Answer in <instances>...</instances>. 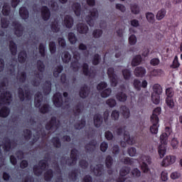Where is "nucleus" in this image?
I'll list each match as a JSON object with an SVG mask.
<instances>
[{"instance_id": "obj_1", "label": "nucleus", "mask_w": 182, "mask_h": 182, "mask_svg": "<svg viewBox=\"0 0 182 182\" xmlns=\"http://www.w3.org/2000/svg\"><path fill=\"white\" fill-rule=\"evenodd\" d=\"M160 114H161V107H158L154 109L151 116V123L152 125L150 127L149 130L151 134H157L159 133V127H160L159 116Z\"/></svg>"}, {"instance_id": "obj_2", "label": "nucleus", "mask_w": 182, "mask_h": 182, "mask_svg": "<svg viewBox=\"0 0 182 182\" xmlns=\"http://www.w3.org/2000/svg\"><path fill=\"white\" fill-rule=\"evenodd\" d=\"M78 154L79 151L76 148L71 149L70 157L63 156L61 158V164H65V166H68V167L76 166V163H77Z\"/></svg>"}, {"instance_id": "obj_3", "label": "nucleus", "mask_w": 182, "mask_h": 182, "mask_svg": "<svg viewBox=\"0 0 182 182\" xmlns=\"http://www.w3.org/2000/svg\"><path fill=\"white\" fill-rule=\"evenodd\" d=\"M126 127H120L117 129L116 133L117 136H122L124 133V140L126 141L127 144H130L131 146H133V144H136V139H134V137L130 136V134L129 132H125Z\"/></svg>"}, {"instance_id": "obj_4", "label": "nucleus", "mask_w": 182, "mask_h": 182, "mask_svg": "<svg viewBox=\"0 0 182 182\" xmlns=\"http://www.w3.org/2000/svg\"><path fill=\"white\" fill-rule=\"evenodd\" d=\"M154 92L151 94V100L154 105L160 103V95L163 93V88L159 84L154 85Z\"/></svg>"}, {"instance_id": "obj_5", "label": "nucleus", "mask_w": 182, "mask_h": 182, "mask_svg": "<svg viewBox=\"0 0 182 182\" xmlns=\"http://www.w3.org/2000/svg\"><path fill=\"white\" fill-rule=\"evenodd\" d=\"M99 18V11H97V9L95 8L92 9V11L90 12V14H88L86 18V22L89 26H95V21Z\"/></svg>"}, {"instance_id": "obj_6", "label": "nucleus", "mask_w": 182, "mask_h": 182, "mask_svg": "<svg viewBox=\"0 0 182 182\" xmlns=\"http://www.w3.org/2000/svg\"><path fill=\"white\" fill-rule=\"evenodd\" d=\"M141 170L143 173H149L150 168H149V164H151V158L149 156L141 155L140 157Z\"/></svg>"}, {"instance_id": "obj_7", "label": "nucleus", "mask_w": 182, "mask_h": 182, "mask_svg": "<svg viewBox=\"0 0 182 182\" xmlns=\"http://www.w3.org/2000/svg\"><path fill=\"white\" fill-rule=\"evenodd\" d=\"M12 102V93L9 91H4L0 95V105H11Z\"/></svg>"}, {"instance_id": "obj_8", "label": "nucleus", "mask_w": 182, "mask_h": 182, "mask_svg": "<svg viewBox=\"0 0 182 182\" xmlns=\"http://www.w3.org/2000/svg\"><path fill=\"white\" fill-rule=\"evenodd\" d=\"M18 98L20 99L21 102H25V99H26V100H31V91L30 90H26L24 92L23 89L22 87H18Z\"/></svg>"}, {"instance_id": "obj_9", "label": "nucleus", "mask_w": 182, "mask_h": 182, "mask_svg": "<svg viewBox=\"0 0 182 182\" xmlns=\"http://www.w3.org/2000/svg\"><path fill=\"white\" fill-rule=\"evenodd\" d=\"M53 102L55 107H62L63 106V97L60 92H56L53 97Z\"/></svg>"}, {"instance_id": "obj_10", "label": "nucleus", "mask_w": 182, "mask_h": 182, "mask_svg": "<svg viewBox=\"0 0 182 182\" xmlns=\"http://www.w3.org/2000/svg\"><path fill=\"white\" fill-rule=\"evenodd\" d=\"M3 143V149L4 151H5L6 153L11 151L13 143L14 144H16V143H15L14 141L12 142V141H11V139H9L8 136L4 138Z\"/></svg>"}, {"instance_id": "obj_11", "label": "nucleus", "mask_w": 182, "mask_h": 182, "mask_svg": "<svg viewBox=\"0 0 182 182\" xmlns=\"http://www.w3.org/2000/svg\"><path fill=\"white\" fill-rule=\"evenodd\" d=\"M13 26H14V33L18 38H21L23 35V27L18 21L13 22Z\"/></svg>"}, {"instance_id": "obj_12", "label": "nucleus", "mask_w": 182, "mask_h": 182, "mask_svg": "<svg viewBox=\"0 0 182 182\" xmlns=\"http://www.w3.org/2000/svg\"><path fill=\"white\" fill-rule=\"evenodd\" d=\"M41 18L45 21H48L50 19V10L48 6H43L41 7Z\"/></svg>"}, {"instance_id": "obj_13", "label": "nucleus", "mask_w": 182, "mask_h": 182, "mask_svg": "<svg viewBox=\"0 0 182 182\" xmlns=\"http://www.w3.org/2000/svg\"><path fill=\"white\" fill-rule=\"evenodd\" d=\"M176 158L175 156H167L162 161L161 166L162 167H168L171 164H174L176 163Z\"/></svg>"}, {"instance_id": "obj_14", "label": "nucleus", "mask_w": 182, "mask_h": 182, "mask_svg": "<svg viewBox=\"0 0 182 182\" xmlns=\"http://www.w3.org/2000/svg\"><path fill=\"white\" fill-rule=\"evenodd\" d=\"M90 93V89H89V87H87V85H84L80 87L79 95L80 97H81L82 99H86V97L89 96Z\"/></svg>"}, {"instance_id": "obj_15", "label": "nucleus", "mask_w": 182, "mask_h": 182, "mask_svg": "<svg viewBox=\"0 0 182 182\" xmlns=\"http://www.w3.org/2000/svg\"><path fill=\"white\" fill-rule=\"evenodd\" d=\"M94 125L97 129H99L102 124H103V117L100 113H97L94 115Z\"/></svg>"}, {"instance_id": "obj_16", "label": "nucleus", "mask_w": 182, "mask_h": 182, "mask_svg": "<svg viewBox=\"0 0 182 182\" xmlns=\"http://www.w3.org/2000/svg\"><path fill=\"white\" fill-rule=\"evenodd\" d=\"M52 91V82L50 80L45 81L43 86V92L45 96H48Z\"/></svg>"}, {"instance_id": "obj_17", "label": "nucleus", "mask_w": 182, "mask_h": 182, "mask_svg": "<svg viewBox=\"0 0 182 182\" xmlns=\"http://www.w3.org/2000/svg\"><path fill=\"white\" fill-rule=\"evenodd\" d=\"M134 75L136 77H144L146 76V68L144 67H136L134 70Z\"/></svg>"}, {"instance_id": "obj_18", "label": "nucleus", "mask_w": 182, "mask_h": 182, "mask_svg": "<svg viewBox=\"0 0 182 182\" xmlns=\"http://www.w3.org/2000/svg\"><path fill=\"white\" fill-rule=\"evenodd\" d=\"M42 100H43V99L42 98V92H38L37 93H36L35 98H34L35 107H36L37 109H39V107L42 105Z\"/></svg>"}, {"instance_id": "obj_19", "label": "nucleus", "mask_w": 182, "mask_h": 182, "mask_svg": "<svg viewBox=\"0 0 182 182\" xmlns=\"http://www.w3.org/2000/svg\"><path fill=\"white\" fill-rule=\"evenodd\" d=\"M77 31L79 32V33H81L82 35H85V33H87V31H89V27L87 25L80 23L77 24Z\"/></svg>"}, {"instance_id": "obj_20", "label": "nucleus", "mask_w": 182, "mask_h": 182, "mask_svg": "<svg viewBox=\"0 0 182 182\" xmlns=\"http://www.w3.org/2000/svg\"><path fill=\"white\" fill-rule=\"evenodd\" d=\"M53 127H58L56 124V117H52L48 122L46 124V129L47 130H52Z\"/></svg>"}, {"instance_id": "obj_21", "label": "nucleus", "mask_w": 182, "mask_h": 182, "mask_svg": "<svg viewBox=\"0 0 182 182\" xmlns=\"http://www.w3.org/2000/svg\"><path fill=\"white\" fill-rule=\"evenodd\" d=\"M9 49L11 55L16 56V53H18V46L14 41L11 40L9 41Z\"/></svg>"}, {"instance_id": "obj_22", "label": "nucleus", "mask_w": 182, "mask_h": 182, "mask_svg": "<svg viewBox=\"0 0 182 182\" xmlns=\"http://www.w3.org/2000/svg\"><path fill=\"white\" fill-rule=\"evenodd\" d=\"M28 58V53L25 50H23L18 53V60L19 63H25L26 58Z\"/></svg>"}, {"instance_id": "obj_23", "label": "nucleus", "mask_w": 182, "mask_h": 182, "mask_svg": "<svg viewBox=\"0 0 182 182\" xmlns=\"http://www.w3.org/2000/svg\"><path fill=\"white\" fill-rule=\"evenodd\" d=\"M64 23L66 28H68V29H70V28L73 26V23H74L73 17L70 16H65L64 18Z\"/></svg>"}, {"instance_id": "obj_24", "label": "nucleus", "mask_w": 182, "mask_h": 182, "mask_svg": "<svg viewBox=\"0 0 182 182\" xmlns=\"http://www.w3.org/2000/svg\"><path fill=\"white\" fill-rule=\"evenodd\" d=\"M19 15L22 19H28L29 18V11L25 6L21 7L19 9Z\"/></svg>"}, {"instance_id": "obj_25", "label": "nucleus", "mask_w": 182, "mask_h": 182, "mask_svg": "<svg viewBox=\"0 0 182 182\" xmlns=\"http://www.w3.org/2000/svg\"><path fill=\"white\" fill-rule=\"evenodd\" d=\"M68 177L71 181H77L78 177H79V171L77 169H73L72 170L69 174Z\"/></svg>"}, {"instance_id": "obj_26", "label": "nucleus", "mask_w": 182, "mask_h": 182, "mask_svg": "<svg viewBox=\"0 0 182 182\" xmlns=\"http://www.w3.org/2000/svg\"><path fill=\"white\" fill-rule=\"evenodd\" d=\"M73 9L76 16H80V14L82 12V6L80 4V3H74L73 4Z\"/></svg>"}, {"instance_id": "obj_27", "label": "nucleus", "mask_w": 182, "mask_h": 182, "mask_svg": "<svg viewBox=\"0 0 182 182\" xmlns=\"http://www.w3.org/2000/svg\"><path fill=\"white\" fill-rule=\"evenodd\" d=\"M93 173L97 176V177H100L103 174V165L97 164L93 168Z\"/></svg>"}, {"instance_id": "obj_28", "label": "nucleus", "mask_w": 182, "mask_h": 182, "mask_svg": "<svg viewBox=\"0 0 182 182\" xmlns=\"http://www.w3.org/2000/svg\"><path fill=\"white\" fill-rule=\"evenodd\" d=\"M53 178V170L49 168L44 173V180L45 181H52Z\"/></svg>"}, {"instance_id": "obj_29", "label": "nucleus", "mask_w": 182, "mask_h": 182, "mask_svg": "<svg viewBox=\"0 0 182 182\" xmlns=\"http://www.w3.org/2000/svg\"><path fill=\"white\" fill-rule=\"evenodd\" d=\"M11 113V109L8 107H2L0 109V117H8Z\"/></svg>"}, {"instance_id": "obj_30", "label": "nucleus", "mask_w": 182, "mask_h": 182, "mask_svg": "<svg viewBox=\"0 0 182 182\" xmlns=\"http://www.w3.org/2000/svg\"><path fill=\"white\" fill-rule=\"evenodd\" d=\"M40 113L42 114H46V113H49L50 112V105L49 104H43L42 106L41 105L38 107Z\"/></svg>"}, {"instance_id": "obj_31", "label": "nucleus", "mask_w": 182, "mask_h": 182, "mask_svg": "<svg viewBox=\"0 0 182 182\" xmlns=\"http://www.w3.org/2000/svg\"><path fill=\"white\" fill-rule=\"evenodd\" d=\"M51 143L55 149H60V147H62V142L60 141V139L58 136L52 137Z\"/></svg>"}, {"instance_id": "obj_32", "label": "nucleus", "mask_w": 182, "mask_h": 182, "mask_svg": "<svg viewBox=\"0 0 182 182\" xmlns=\"http://www.w3.org/2000/svg\"><path fill=\"white\" fill-rule=\"evenodd\" d=\"M116 99L118 100V102H126V100H127V95L120 91L117 93Z\"/></svg>"}, {"instance_id": "obj_33", "label": "nucleus", "mask_w": 182, "mask_h": 182, "mask_svg": "<svg viewBox=\"0 0 182 182\" xmlns=\"http://www.w3.org/2000/svg\"><path fill=\"white\" fill-rule=\"evenodd\" d=\"M11 14V5L8 3H4L2 9V14L4 16H9Z\"/></svg>"}, {"instance_id": "obj_34", "label": "nucleus", "mask_w": 182, "mask_h": 182, "mask_svg": "<svg viewBox=\"0 0 182 182\" xmlns=\"http://www.w3.org/2000/svg\"><path fill=\"white\" fill-rule=\"evenodd\" d=\"M85 126H86V119H85L83 118L81 119L80 122H76L74 124V127H75V130H82V129H83L85 127Z\"/></svg>"}, {"instance_id": "obj_35", "label": "nucleus", "mask_w": 182, "mask_h": 182, "mask_svg": "<svg viewBox=\"0 0 182 182\" xmlns=\"http://www.w3.org/2000/svg\"><path fill=\"white\" fill-rule=\"evenodd\" d=\"M61 58L64 63H69V62H70V60L72 59V55H70V53H68V51H65L63 53Z\"/></svg>"}, {"instance_id": "obj_36", "label": "nucleus", "mask_w": 182, "mask_h": 182, "mask_svg": "<svg viewBox=\"0 0 182 182\" xmlns=\"http://www.w3.org/2000/svg\"><path fill=\"white\" fill-rule=\"evenodd\" d=\"M63 71V65H57V67L54 68V70L53 73L54 77H59V75H60V73H62Z\"/></svg>"}, {"instance_id": "obj_37", "label": "nucleus", "mask_w": 182, "mask_h": 182, "mask_svg": "<svg viewBox=\"0 0 182 182\" xmlns=\"http://www.w3.org/2000/svg\"><path fill=\"white\" fill-rule=\"evenodd\" d=\"M132 168L129 166H124L119 171V176L121 177H126L129 173H130Z\"/></svg>"}, {"instance_id": "obj_38", "label": "nucleus", "mask_w": 182, "mask_h": 182, "mask_svg": "<svg viewBox=\"0 0 182 182\" xmlns=\"http://www.w3.org/2000/svg\"><path fill=\"white\" fill-rule=\"evenodd\" d=\"M82 73L85 76H90L92 73H90V70H89V64L87 63H84L82 65Z\"/></svg>"}, {"instance_id": "obj_39", "label": "nucleus", "mask_w": 182, "mask_h": 182, "mask_svg": "<svg viewBox=\"0 0 182 182\" xmlns=\"http://www.w3.org/2000/svg\"><path fill=\"white\" fill-rule=\"evenodd\" d=\"M90 146H92V147H96V146H97V141H96L95 139L90 141V142L87 144L85 146V149L87 151H92V148L90 147Z\"/></svg>"}, {"instance_id": "obj_40", "label": "nucleus", "mask_w": 182, "mask_h": 182, "mask_svg": "<svg viewBox=\"0 0 182 182\" xmlns=\"http://www.w3.org/2000/svg\"><path fill=\"white\" fill-rule=\"evenodd\" d=\"M68 41L71 45H75L77 42V37H76L75 33L70 32L68 33Z\"/></svg>"}, {"instance_id": "obj_41", "label": "nucleus", "mask_w": 182, "mask_h": 182, "mask_svg": "<svg viewBox=\"0 0 182 182\" xmlns=\"http://www.w3.org/2000/svg\"><path fill=\"white\" fill-rule=\"evenodd\" d=\"M33 171L35 176H36L37 177L42 176V173H43V170L38 165L33 166Z\"/></svg>"}, {"instance_id": "obj_42", "label": "nucleus", "mask_w": 182, "mask_h": 182, "mask_svg": "<svg viewBox=\"0 0 182 182\" xmlns=\"http://www.w3.org/2000/svg\"><path fill=\"white\" fill-rule=\"evenodd\" d=\"M141 60H142L141 55H136L132 59V66H139V64L141 63Z\"/></svg>"}, {"instance_id": "obj_43", "label": "nucleus", "mask_w": 182, "mask_h": 182, "mask_svg": "<svg viewBox=\"0 0 182 182\" xmlns=\"http://www.w3.org/2000/svg\"><path fill=\"white\" fill-rule=\"evenodd\" d=\"M122 75L125 80H130L132 77V71L129 69L125 68L122 70Z\"/></svg>"}, {"instance_id": "obj_44", "label": "nucleus", "mask_w": 182, "mask_h": 182, "mask_svg": "<svg viewBox=\"0 0 182 182\" xmlns=\"http://www.w3.org/2000/svg\"><path fill=\"white\" fill-rule=\"evenodd\" d=\"M105 166L107 168H112V166H113V157H112V156H107L105 159Z\"/></svg>"}, {"instance_id": "obj_45", "label": "nucleus", "mask_w": 182, "mask_h": 182, "mask_svg": "<svg viewBox=\"0 0 182 182\" xmlns=\"http://www.w3.org/2000/svg\"><path fill=\"white\" fill-rule=\"evenodd\" d=\"M51 31L54 33H58L60 31V27H59V23L58 21H53L50 24Z\"/></svg>"}, {"instance_id": "obj_46", "label": "nucleus", "mask_w": 182, "mask_h": 182, "mask_svg": "<svg viewBox=\"0 0 182 182\" xmlns=\"http://www.w3.org/2000/svg\"><path fill=\"white\" fill-rule=\"evenodd\" d=\"M166 9H161V10H159L156 14L157 21H161V19H163L166 16Z\"/></svg>"}, {"instance_id": "obj_47", "label": "nucleus", "mask_w": 182, "mask_h": 182, "mask_svg": "<svg viewBox=\"0 0 182 182\" xmlns=\"http://www.w3.org/2000/svg\"><path fill=\"white\" fill-rule=\"evenodd\" d=\"M122 111V116L124 119H129L130 117V109L127 107L124 106L121 107Z\"/></svg>"}, {"instance_id": "obj_48", "label": "nucleus", "mask_w": 182, "mask_h": 182, "mask_svg": "<svg viewBox=\"0 0 182 182\" xmlns=\"http://www.w3.org/2000/svg\"><path fill=\"white\" fill-rule=\"evenodd\" d=\"M131 11L134 15H139L140 14V7L136 4L131 5Z\"/></svg>"}, {"instance_id": "obj_49", "label": "nucleus", "mask_w": 182, "mask_h": 182, "mask_svg": "<svg viewBox=\"0 0 182 182\" xmlns=\"http://www.w3.org/2000/svg\"><path fill=\"white\" fill-rule=\"evenodd\" d=\"M37 69L38 72H41V73L45 72V64L43 63V61L41 60H37Z\"/></svg>"}, {"instance_id": "obj_50", "label": "nucleus", "mask_w": 182, "mask_h": 182, "mask_svg": "<svg viewBox=\"0 0 182 182\" xmlns=\"http://www.w3.org/2000/svg\"><path fill=\"white\" fill-rule=\"evenodd\" d=\"M48 47L51 55L56 53V43H55V41H50L48 44Z\"/></svg>"}, {"instance_id": "obj_51", "label": "nucleus", "mask_w": 182, "mask_h": 182, "mask_svg": "<svg viewBox=\"0 0 182 182\" xmlns=\"http://www.w3.org/2000/svg\"><path fill=\"white\" fill-rule=\"evenodd\" d=\"M101 58H100V55L99 54H95L93 56L92 60V65H94V66H97V65H99V63H100V60H101Z\"/></svg>"}, {"instance_id": "obj_52", "label": "nucleus", "mask_w": 182, "mask_h": 182, "mask_svg": "<svg viewBox=\"0 0 182 182\" xmlns=\"http://www.w3.org/2000/svg\"><path fill=\"white\" fill-rule=\"evenodd\" d=\"M23 133L24 134L25 140H31V139H32V131L31 129H24Z\"/></svg>"}, {"instance_id": "obj_53", "label": "nucleus", "mask_w": 182, "mask_h": 182, "mask_svg": "<svg viewBox=\"0 0 182 182\" xmlns=\"http://www.w3.org/2000/svg\"><path fill=\"white\" fill-rule=\"evenodd\" d=\"M166 146H164V145H160L159 146L158 153L161 159H163V157H164V156L166 155Z\"/></svg>"}, {"instance_id": "obj_54", "label": "nucleus", "mask_w": 182, "mask_h": 182, "mask_svg": "<svg viewBox=\"0 0 182 182\" xmlns=\"http://www.w3.org/2000/svg\"><path fill=\"white\" fill-rule=\"evenodd\" d=\"M109 78L111 86H112V87H116V86H117V83H119L117 81V75H112V77H109Z\"/></svg>"}, {"instance_id": "obj_55", "label": "nucleus", "mask_w": 182, "mask_h": 182, "mask_svg": "<svg viewBox=\"0 0 182 182\" xmlns=\"http://www.w3.org/2000/svg\"><path fill=\"white\" fill-rule=\"evenodd\" d=\"M39 53L42 58H45L46 56V52L45 51V45L41 43L38 46Z\"/></svg>"}, {"instance_id": "obj_56", "label": "nucleus", "mask_w": 182, "mask_h": 182, "mask_svg": "<svg viewBox=\"0 0 182 182\" xmlns=\"http://www.w3.org/2000/svg\"><path fill=\"white\" fill-rule=\"evenodd\" d=\"M146 18L148 22H149L150 23H154V21H155L154 14L148 12L146 14Z\"/></svg>"}, {"instance_id": "obj_57", "label": "nucleus", "mask_w": 182, "mask_h": 182, "mask_svg": "<svg viewBox=\"0 0 182 182\" xmlns=\"http://www.w3.org/2000/svg\"><path fill=\"white\" fill-rule=\"evenodd\" d=\"M103 35V31L100 29H95L92 32V36L95 39L100 38Z\"/></svg>"}, {"instance_id": "obj_58", "label": "nucleus", "mask_w": 182, "mask_h": 182, "mask_svg": "<svg viewBox=\"0 0 182 182\" xmlns=\"http://www.w3.org/2000/svg\"><path fill=\"white\" fill-rule=\"evenodd\" d=\"M26 77H28V75H26V72L23 71L20 73V76L18 78V82H20L21 83H25V82H26Z\"/></svg>"}, {"instance_id": "obj_59", "label": "nucleus", "mask_w": 182, "mask_h": 182, "mask_svg": "<svg viewBox=\"0 0 182 182\" xmlns=\"http://www.w3.org/2000/svg\"><path fill=\"white\" fill-rule=\"evenodd\" d=\"M119 117H120V112L117 109L113 110L111 114V119L112 120H119Z\"/></svg>"}, {"instance_id": "obj_60", "label": "nucleus", "mask_w": 182, "mask_h": 182, "mask_svg": "<svg viewBox=\"0 0 182 182\" xmlns=\"http://www.w3.org/2000/svg\"><path fill=\"white\" fill-rule=\"evenodd\" d=\"M166 99L173 98V97L174 96V91H173V88L171 87L166 88Z\"/></svg>"}, {"instance_id": "obj_61", "label": "nucleus", "mask_w": 182, "mask_h": 182, "mask_svg": "<svg viewBox=\"0 0 182 182\" xmlns=\"http://www.w3.org/2000/svg\"><path fill=\"white\" fill-rule=\"evenodd\" d=\"M110 95H112V88H107L101 92V97L104 98L109 97Z\"/></svg>"}, {"instance_id": "obj_62", "label": "nucleus", "mask_w": 182, "mask_h": 182, "mask_svg": "<svg viewBox=\"0 0 182 182\" xmlns=\"http://www.w3.org/2000/svg\"><path fill=\"white\" fill-rule=\"evenodd\" d=\"M165 102L169 109L174 107V100H173V98H166Z\"/></svg>"}, {"instance_id": "obj_63", "label": "nucleus", "mask_w": 182, "mask_h": 182, "mask_svg": "<svg viewBox=\"0 0 182 182\" xmlns=\"http://www.w3.org/2000/svg\"><path fill=\"white\" fill-rule=\"evenodd\" d=\"M106 103H107V106H109V107H114V106H116L117 105L116 100L112 99V98L108 99L106 101Z\"/></svg>"}, {"instance_id": "obj_64", "label": "nucleus", "mask_w": 182, "mask_h": 182, "mask_svg": "<svg viewBox=\"0 0 182 182\" xmlns=\"http://www.w3.org/2000/svg\"><path fill=\"white\" fill-rule=\"evenodd\" d=\"M38 167H41L43 170H46L48 167V161L43 159L39 161Z\"/></svg>"}]
</instances>
